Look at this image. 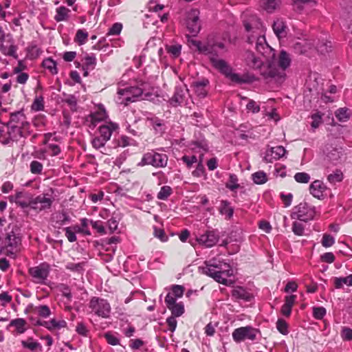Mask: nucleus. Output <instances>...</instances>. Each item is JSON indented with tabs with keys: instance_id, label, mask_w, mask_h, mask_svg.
<instances>
[{
	"instance_id": "obj_1",
	"label": "nucleus",
	"mask_w": 352,
	"mask_h": 352,
	"mask_svg": "<svg viewBox=\"0 0 352 352\" xmlns=\"http://www.w3.org/2000/svg\"><path fill=\"white\" fill-rule=\"evenodd\" d=\"M226 51V48L223 43L208 41L206 43L203 54L208 56L212 65L231 81L239 84L246 82V80L238 74L232 72V68L226 60L219 58V56H222Z\"/></svg>"
},
{
	"instance_id": "obj_2",
	"label": "nucleus",
	"mask_w": 352,
	"mask_h": 352,
	"mask_svg": "<svg viewBox=\"0 0 352 352\" xmlns=\"http://www.w3.org/2000/svg\"><path fill=\"white\" fill-rule=\"evenodd\" d=\"M204 264L205 266L199 267L201 274L212 278L219 283L228 285L227 277L233 275V270L229 263L223 260L212 258L206 261Z\"/></svg>"
},
{
	"instance_id": "obj_3",
	"label": "nucleus",
	"mask_w": 352,
	"mask_h": 352,
	"mask_svg": "<svg viewBox=\"0 0 352 352\" xmlns=\"http://www.w3.org/2000/svg\"><path fill=\"white\" fill-rule=\"evenodd\" d=\"M168 157L165 153L151 150L143 154L141 160L138 163V166H152L155 168H165L168 164Z\"/></svg>"
},
{
	"instance_id": "obj_4",
	"label": "nucleus",
	"mask_w": 352,
	"mask_h": 352,
	"mask_svg": "<svg viewBox=\"0 0 352 352\" xmlns=\"http://www.w3.org/2000/svg\"><path fill=\"white\" fill-rule=\"evenodd\" d=\"M316 215V208L307 202H301L292 208L290 217L292 219L307 222L313 220Z\"/></svg>"
},
{
	"instance_id": "obj_5",
	"label": "nucleus",
	"mask_w": 352,
	"mask_h": 352,
	"mask_svg": "<svg viewBox=\"0 0 352 352\" xmlns=\"http://www.w3.org/2000/svg\"><path fill=\"white\" fill-rule=\"evenodd\" d=\"M89 308L94 314L102 318H109L110 316L111 308L106 299L92 297L89 302Z\"/></svg>"
},
{
	"instance_id": "obj_6",
	"label": "nucleus",
	"mask_w": 352,
	"mask_h": 352,
	"mask_svg": "<svg viewBox=\"0 0 352 352\" xmlns=\"http://www.w3.org/2000/svg\"><path fill=\"white\" fill-rule=\"evenodd\" d=\"M261 332L258 329L251 326L241 327L236 328L232 332V338L236 343H240L245 340L254 341L256 340L257 335Z\"/></svg>"
},
{
	"instance_id": "obj_7",
	"label": "nucleus",
	"mask_w": 352,
	"mask_h": 352,
	"mask_svg": "<svg viewBox=\"0 0 352 352\" xmlns=\"http://www.w3.org/2000/svg\"><path fill=\"white\" fill-rule=\"evenodd\" d=\"M145 82H142L140 86H131L124 89H119L118 94L123 97V100L127 102H135L140 97L145 90Z\"/></svg>"
},
{
	"instance_id": "obj_8",
	"label": "nucleus",
	"mask_w": 352,
	"mask_h": 352,
	"mask_svg": "<svg viewBox=\"0 0 352 352\" xmlns=\"http://www.w3.org/2000/svg\"><path fill=\"white\" fill-rule=\"evenodd\" d=\"M324 161L333 165H337L342 161L343 149L341 146H334L332 144H327L324 150Z\"/></svg>"
},
{
	"instance_id": "obj_9",
	"label": "nucleus",
	"mask_w": 352,
	"mask_h": 352,
	"mask_svg": "<svg viewBox=\"0 0 352 352\" xmlns=\"http://www.w3.org/2000/svg\"><path fill=\"white\" fill-rule=\"evenodd\" d=\"M21 239L19 234H16L13 230L6 233V236L2 241L3 248L7 250V254L8 256L14 254L19 246L21 245Z\"/></svg>"
},
{
	"instance_id": "obj_10",
	"label": "nucleus",
	"mask_w": 352,
	"mask_h": 352,
	"mask_svg": "<svg viewBox=\"0 0 352 352\" xmlns=\"http://www.w3.org/2000/svg\"><path fill=\"white\" fill-rule=\"evenodd\" d=\"M7 126H19L27 131L28 134H30V124L27 120V118L23 110H19L12 112L10 114V120Z\"/></svg>"
},
{
	"instance_id": "obj_11",
	"label": "nucleus",
	"mask_w": 352,
	"mask_h": 352,
	"mask_svg": "<svg viewBox=\"0 0 352 352\" xmlns=\"http://www.w3.org/2000/svg\"><path fill=\"white\" fill-rule=\"evenodd\" d=\"M50 271V265L46 263H43L38 266L30 267L29 274L36 280L37 283H44L49 276Z\"/></svg>"
},
{
	"instance_id": "obj_12",
	"label": "nucleus",
	"mask_w": 352,
	"mask_h": 352,
	"mask_svg": "<svg viewBox=\"0 0 352 352\" xmlns=\"http://www.w3.org/2000/svg\"><path fill=\"white\" fill-rule=\"evenodd\" d=\"M256 51L266 58L267 60H274L275 52L267 43L265 36H259L256 41Z\"/></svg>"
},
{
	"instance_id": "obj_13",
	"label": "nucleus",
	"mask_w": 352,
	"mask_h": 352,
	"mask_svg": "<svg viewBox=\"0 0 352 352\" xmlns=\"http://www.w3.org/2000/svg\"><path fill=\"white\" fill-rule=\"evenodd\" d=\"M186 23L189 32L192 36H196L201 30L198 10H193L188 14Z\"/></svg>"
},
{
	"instance_id": "obj_14",
	"label": "nucleus",
	"mask_w": 352,
	"mask_h": 352,
	"mask_svg": "<svg viewBox=\"0 0 352 352\" xmlns=\"http://www.w3.org/2000/svg\"><path fill=\"white\" fill-rule=\"evenodd\" d=\"M47 195L46 194H41L35 197H33L32 210L39 212L50 209L52 205L53 199L51 197H47Z\"/></svg>"
},
{
	"instance_id": "obj_15",
	"label": "nucleus",
	"mask_w": 352,
	"mask_h": 352,
	"mask_svg": "<svg viewBox=\"0 0 352 352\" xmlns=\"http://www.w3.org/2000/svg\"><path fill=\"white\" fill-rule=\"evenodd\" d=\"M8 138L3 140V144H8L11 141H17L21 138H26L30 134L19 126H7Z\"/></svg>"
},
{
	"instance_id": "obj_16",
	"label": "nucleus",
	"mask_w": 352,
	"mask_h": 352,
	"mask_svg": "<svg viewBox=\"0 0 352 352\" xmlns=\"http://www.w3.org/2000/svg\"><path fill=\"white\" fill-rule=\"evenodd\" d=\"M219 240V233L217 230H207L198 239L199 243L204 245L207 248L214 246Z\"/></svg>"
},
{
	"instance_id": "obj_17",
	"label": "nucleus",
	"mask_w": 352,
	"mask_h": 352,
	"mask_svg": "<svg viewBox=\"0 0 352 352\" xmlns=\"http://www.w3.org/2000/svg\"><path fill=\"white\" fill-rule=\"evenodd\" d=\"M209 80L202 78L192 82L191 87L193 88L197 96L201 98H205L208 94L207 87L209 86Z\"/></svg>"
},
{
	"instance_id": "obj_18",
	"label": "nucleus",
	"mask_w": 352,
	"mask_h": 352,
	"mask_svg": "<svg viewBox=\"0 0 352 352\" xmlns=\"http://www.w3.org/2000/svg\"><path fill=\"white\" fill-rule=\"evenodd\" d=\"M231 295L236 300H243L244 302H250L254 298L253 294L241 286L234 287L231 292Z\"/></svg>"
},
{
	"instance_id": "obj_19",
	"label": "nucleus",
	"mask_w": 352,
	"mask_h": 352,
	"mask_svg": "<svg viewBox=\"0 0 352 352\" xmlns=\"http://www.w3.org/2000/svg\"><path fill=\"white\" fill-rule=\"evenodd\" d=\"M286 153L285 148L282 146L272 147L267 150L264 156V160L266 162H272L274 160H279L284 156Z\"/></svg>"
},
{
	"instance_id": "obj_20",
	"label": "nucleus",
	"mask_w": 352,
	"mask_h": 352,
	"mask_svg": "<svg viewBox=\"0 0 352 352\" xmlns=\"http://www.w3.org/2000/svg\"><path fill=\"white\" fill-rule=\"evenodd\" d=\"M33 197L34 196L28 192H18L17 206L21 207L23 210L28 208L32 209Z\"/></svg>"
},
{
	"instance_id": "obj_21",
	"label": "nucleus",
	"mask_w": 352,
	"mask_h": 352,
	"mask_svg": "<svg viewBox=\"0 0 352 352\" xmlns=\"http://www.w3.org/2000/svg\"><path fill=\"white\" fill-rule=\"evenodd\" d=\"M326 185L320 180H315L309 186L310 193L316 198L323 197V192L327 190Z\"/></svg>"
},
{
	"instance_id": "obj_22",
	"label": "nucleus",
	"mask_w": 352,
	"mask_h": 352,
	"mask_svg": "<svg viewBox=\"0 0 352 352\" xmlns=\"http://www.w3.org/2000/svg\"><path fill=\"white\" fill-rule=\"evenodd\" d=\"M186 91H188L187 89L176 87L173 96L169 100L170 104L173 107L180 105L185 100Z\"/></svg>"
},
{
	"instance_id": "obj_23",
	"label": "nucleus",
	"mask_w": 352,
	"mask_h": 352,
	"mask_svg": "<svg viewBox=\"0 0 352 352\" xmlns=\"http://www.w3.org/2000/svg\"><path fill=\"white\" fill-rule=\"evenodd\" d=\"M118 128L116 123L110 122L109 124H102L98 129L99 136L106 142L110 140L113 131Z\"/></svg>"
},
{
	"instance_id": "obj_24",
	"label": "nucleus",
	"mask_w": 352,
	"mask_h": 352,
	"mask_svg": "<svg viewBox=\"0 0 352 352\" xmlns=\"http://www.w3.org/2000/svg\"><path fill=\"white\" fill-rule=\"evenodd\" d=\"M146 120L153 126L157 134L162 135L165 132L166 127L163 120L152 115L151 117H147Z\"/></svg>"
},
{
	"instance_id": "obj_25",
	"label": "nucleus",
	"mask_w": 352,
	"mask_h": 352,
	"mask_svg": "<svg viewBox=\"0 0 352 352\" xmlns=\"http://www.w3.org/2000/svg\"><path fill=\"white\" fill-rule=\"evenodd\" d=\"M245 60L246 64L252 69H260L263 64V61L258 57H256L251 51H246L245 53Z\"/></svg>"
},
{
	"instance_id": "obj_26",
	"label": "nucleus",
	"mask_w": 352,
	"mask_h": 352,
	"mask_svg": "<svg viewBox=\"0 0 352 352\" xmlns=\"http://www.w3.org/2000/svg\"><path fill=\"white\" fill-rule=\"evenodd\" d=\"M272 29L278 38L286 37L287 27L283 20L277 19L274 21L272 25Z\"/></svg>"
},
{
	"instance_id": "obj_27",
	"label": "nucleus",
	"mask_w": 352,
	"mask_h": 352,
	"mask_svg": "<svg viewBox=\"0 0 352 352\" xmlns=\"http://www.w3.org/2000/svg\"><path fill=\"white\" fill-rule=\"evenodd\" d=\"M296 298V295L287 296L285 299V303L281 307V314L285 316L289 317L291 315L292 308L294 304Z\"/></svg>"
},
{
	"instance_id": "obj_28",
	"label": "nucleus",
	"mask_w": 352,
	"mask_h": 352,
	"mask_svg": "<svg viewBox=\"0 0 352 352\" xmlns=\"http://www.w3.org/2000/svg\"><path fill=\"white\" fill-rule=\"evenodd\" d=\"M25 324V320L21 318H19L12 320L9 324L6 327V329L10 331V327H15L17 333L22 334L26 331Z\"/></svg>"
},
{
	"instance_id": "obj_29",
	"label": "nucleus",
	"mask_w": 352,
	"mask_h": 352,
	"mask_svg": "<svg viewBox=\"0 0 352 352\" xmlns=\"http://www.w3.org/2000/svg\"><path fill=\"white\" fill-rule=\"evenodd\" d=\"M290 64L291 57L289 54L285 50H282L278 55V65L283 70H285L289 67Z\"/></svg>"
},
{
	"instance_id": "obj_30",
	"label": "nucleus",
	"mask_w": 352,
	"mask_h": 352,
	"mask_svg": "<svg viewBox=\"0 0 352 352\" xmlns=\"http://www.w3.org/2000/svg\"><path fill=\"white\" fill-rule=\"evenodd\" d=\"M281 0H261V6L267 13H272L279 6Z\"/></svg>"
},
{
	"instance_id": "obj_31",
	"label": "nucleus",
	"mask_w": 352,
	"mask_h": 352,
	"mask_svg": "<svg viewBox=\"0 0 352 352\" xmlns=\"http://www.w3.org/2000/svg\"><path fill=\"white\" fill-rule=\"evenodd\" d=\"M70 10L63 6H61L56 9V14L54 16L56 22H61L67 21L69 18V13Z\"/></svg>"
},
{
	"instance_id": "obj_32",
	"label": "nucleus",
	"mask_w": 352,
	"mask_h": 352,
	"mask_svg": "<svg viewBox=\"0 0 352 352\" xmlns=\"http://www.w3.org/2000/svg\"><path fill=\"white\" fill-rule=\"evenodd\" d=\"M219 212L225 214L227 219H230L234 214V208L230 206V203L228 200H222L219 208Z\"/></svg>"
},
{
	"instance_id": "obj_33",
	"label": "nucleus",
	"mask_w": 352,
	"mask_h": 352,
	"mask_svg": "<svg viewBox=\"0 0 352 352\" xmlns=\"http://www.w3.org/2000/svg\"><path fill=\"white\" fill-rule=\"evenodd\" d=\"M107 112L104 108L100 111L94 112L89 115V121L91 124L95 126L97 123L104 120L107 118Z\"/></svg>"
},
{
	"instance_id": "obj_34",
	"label": "nucleus",
	"mask_w": 352,
	"mask_h": 352,
	"mask_svg": "<svg viewBox=\"0 0 352 352\" xmlns=\"http://www.w3.org/2000/svg\"><path fill=\"white\" fill-rule=\"evenodd\" d=\"M34 313L42 318H47L52 315V311L47 305H38L34 307Z\"/></svg>"
},
{
	"instance_id": "obj_35",
	"label": "nucleus",
	"mask_w": 352,
	"mask_h": 352,
	"mask_svg": "<svg viewBox=\"0 0 352 352\" xmlns=\"http://www.w3.org/2000/svg\"><path fill=\"white\" fill-rule=\"evenodd\" d=\"M81 226H74L73 230L77 233H81L86 236H90L91 234L90 230L88 229L89 220L87 218H82L80 219Z\"/></svg>"
},
{
	"instance_id": "obj_36",
	"label": "nucleus",
	"mask_w": 352,
	"mask_h": 352,
	"mask_svg": "<svg viewBox=\"0 0 352 352\" xmlns=\"http://www.w3.org/2000/svg\"><path fill=\"white\" fill-rule=\"evenodd\" d=\"M42 65L44 68L48 69L52 74H56L58 73L56 62L52 58L44 59Z\"/></svg>"
},
{
	"instance_id": "obj_37",
	"label": "nucleus",
	"mask_w": 352,
	"mask_h": 352,
	"mask_svg": "<svg viewBox=\"0 0 352 352\" xmlns=\"http://www.w3.org/2000/svg\"><path fill=\"white\" fill-rule=\"evenodd\" d=\"M334 284L336 288L337 289L342 287L343 285L352 286V274H350L346 277L335 278Z\"/></svg>"
},
{
	"instance_id": "obj_38",
	"label": "nucleus",
	"mask_w": 352,
	"mask_h": 352,
	"mask_svg": "<svg viewBox=\"0 0 352 352\" xmlns=\"http://www.w3.org/2000/svg\"><path fill=\"white\" fill-rule=\"evenodd\" d=\"M165 49L170 56L173 58L179 56L182 51V45L176 43L173 45H166Z\"/></svg>"
},
{
	"instance_id": "obj_39",
	"label": "nucleus",
	"mask_w": 352,
	"mask_h": 352,
	"mask_svg": "<svg viewBox=\"0 0 352 352\" xmlns=\"http://www.w3.org/2000/svg\"><path fill=\"white\" fill-rule=\"evenodd\" d=\"M136 145V141L132 138L127 137L126 135H122L117 140L116 146L126 147L128 146Z\"/></svg>"
},
{
	"instance_id": "obj_40",
	"label": "nucleus",
	"mask_w": 352,
	"mask_h": 352,
	"mask_svg": "<svg viewBox=\"0 0 352 352\" xmlns=\"http://www.w3.org/2000/svg\"><path fill=\"white\" fill-rule=\"evenodd\" d=\"M238 181L239 179L236 175L231 173L229 175L228 182L226 184V187L231 191H234L240 187Z\"/></svg>"
},
{
	"instance_id": "obj_41",
	"label": "nucleus",
	"mask_w": 352,
	"mask_h": 352,
	"mask_svg": "<svg viewBox=\"0 0 352 352\" xmlns=\"http://www.w3.org/2000/svg\"><path fill=\"white\" fill-rule=\"evenodd\" d=\"M343 178V173L340 169H336V171L327 176V180L331 184L342 182Z\"/></svg>"
},
{
	"instance_id": "obj_42",
	"label": "nucleus",
	"mask_w": 352,
	"mask_h": 352,
	"mask_svg": "<svg viewBox=\"0 0 352 352\" xmlns=\"http://www.w3.org/2000/svg\"><path fill=\"white\" fill-rule=\"evenodd\" d=\"M172 314L171 316L179 317L184 313V306L182 302L176 303L168 308Z\"/></svg>"
},
{
	"instance_id": "obj_43",
	"label": "nucleus",
	"mask_w": 352,
	"mask_h": 352,
	"mask_svg": "<svg viewBox=\"0 0 352 352\" xmlns=\"http://www.w3.org/2000/svg\"><path fill=\"white\" fill-rule=\"evenodd\" d=\"M348 111L347 108H340L335 112V116L340 122H346L350 118V113Z\"/></svg>"
},
{
	"instance_id": "obj_44",
	"label": "nucleus",
	"mask_w": 352,
	"mask_h": 352,
	"mask_svg": "<svg viewBox=\"0 0 352 352\" xmlns=\"http://www.w3.org/2000/svg\"><path fill=\"white\" fill-rule=\"evenodd\" d=\"M253 182L256 184H263L267 181V175L263 171H257L252 175Z\"/></svg>"
},
{
	"instance_id": "obj_45",
	"label": "nucleus",
	"mask_w": 352,
	"mask_h": 352,
	"mask_svg": "<svg viewBox=\"0 0 352 352\" xmlns=\"http://www.w3.org/2000/svg\"><path fill=\"white\" fill-rule=\"evenodd\" d=\"M55 219L56 223L60 226L66 225L71 221V217L64 211L56 214Z\"/></svg>"
},
{
	"instance_id": "obj_46",
	"label": "nucleus",
	"mask_w": 352,
	"mask_h": 352,
	"mask_svg": "<svg viewBox=\"0 0 352 352\" xmlns=\"http://www.w3.org/2000/svg\"><path fill=\"white\" fill-rule=\"evenodd\" d=\"M172 192L173 190L170 186H163L157 193V198L160 200H166Z\"/></svg>"
},
{
	"instance_id": "obj_47",
	"label": "nucleus",
	"mask_w": 352,
	"mask_h": 352,
	"mask_svg": "<svg viewBox=\"0 0 352 352\" xmlns=\"http://www.w3.org/2000/svg\"><path fill=\"white\" fill-rule=\"evenodd\" d=\"M87 38H88L87 32H86L83 30H78L76 32L74 41L76 43H77L79 45H82L87 42Z\"/></svg>"
},
{
	"instance_id": "obj_48",
	"label": "nucleus",
	"mask_w": 352,
	"mask_h": 352,
	"mask_svg": "<svg viewBox=\"0 0 352 352\" xmlns=\"http://www.w3.org/2000/svg\"><path fill=\"white\" fill-rule=\"evenodd\" d=\"M32 109L35 111H40L44 109V99L42 96L35 98L32 104Z\"/></svg>"
},
{
	"instance_id": "obj_49",
	"label": "nucleus",
	"mask_w": 352,
	"mask_h": 352,
	"mask_svg": "<svg viewBox=\"0 0 352 352\" xmlns=\"http://www.w3.org/2000/svg\"><path fill=\"white\" fill-rule=\"evenodd\" d=\"M294 179L296 182L300 184H307L310 180V175L305 172H299L296 173L294 175Z\"/></svg>"
},
{
	"instance_id": "obj_50",
	"label": "nucleus",
	"mask_w": 352,
	"mask_h": 352,
	"mask_svg": "<svg viewBox=\"0 0 352 352\" xmlns=\"http://www.w3.org/2000/svg\"><path fill=\"white\" fill-rule=\"evenodd\" d=\"M21 344L24 348L28 349L31 351H34L38 347L41 346L40 343L33 341L32 338H28V340L21 341Z\"/></svg>"
},
{
	"instance_id": "obj_51",
	"label": "nucleus",
	"mask_w": 352,
	"mask_h": 352,
	"mask_svg": "<svg viewBox=\"0 0 352 352\" xmlns=\"http://www.w3.org/2000/svg\"><path fill=\"white\" fill-rule=\"evenodd\" d=\"M153 230V235L155 237L159 239L162 242L168 241V236L166 234L163 229L158 228L157 226H154Z\"/></svg>"
},
{
	"instance_id": "obj_52",
	"label": "nucleus",
	"mask_w": 352,
	"mask_h": 352,
	"mask_svg": "<svg viewBox=\"0 0 352 352\" xmlns=\"http://www.w3.org/2000/svg\"><path fill=\"white\" fill-rule=\"evenodd\" d=\"M77 98L74 95H67L63 102L67 103L72 111H76L77 109Z\"/></svg>"
},
{
	"instance_id": "obj_53",
	"label": "nucleus",
	"mask_w": 352,
	"mask_h": 352,
	"mask_svg": "<svg viewBox=\"0 0 352 352\" xmlns=\"http://www.w3.org/2000/svg\"><path fill=\"white\" fill-rule=\"evenodd\" d=\"M192 175L193 177H201L206 176V170L202 163V160L197 163V167L195 170L192 171Z\"/></svg>"
},
{
	"instance_id": "obj_54",
	"label": "nucleus",
	"mask_w": 352,
	"mask_h": 352,
	"mask_svg": "<svg viewBox=\"0 0 352 352\" xmlns=\"http://www.w3.org/2000/svg\"><path fill=\"white\" fill-rule=\"evenodd\" d=\"M38 326L44 327L50 331H52L56 329V320L55 318H52L49 321L43 320V322H36Z\"/></svg>"
},
{
	"instance_id": "obj_55",
	"label": "nucleus",
	"mask_w": 352,
	"mask_h": 352,
	"mask_svg": "<svg viewBox=\"0 0 352 352\" xmlns=\"http://www.w3.org/2000/svg\"><path fill=\"white\" fill-rule=\"evenodd\" d=\"M293 2V5L294 8L299 12H301L305 6L308 5L310 3H313L315 4V2L313 0H292Z\"/></svg>"
},
{
	"instance_id": "obj_56",
	"label": "nucleus",
	"mask_w": 352,
	"mask_h": 352,
	"mask_svg": "<svg viewBox=\"0 0 352 352\" xmlns=\"http://www.w3.org/2000/svg\"><path fill=\"white\" fill-rule=\"evenodd\" d=\"M43 164L38 161L34 160L30 163V168L32 174H41L43 170Z\"/></svg>"
},
{
	"instance_id": "obj_57",
	"label": "nucleus",
	"mask_w": 352,
	"mask_h": 352,
	"mask_svg": "<svg viewBox=\"0 0 352 352\" xmlns=\"http://www.w3.org/2000/svg\"><path fill=\"white\" fill-rule=\"evenodd\" d=\"M192 145L195 146L193 148H197L203 150L204 151H208L209 148L208 142L204 138L193 141L192 142Z\"/></svg>"
},
{
	"instance_id": "obj_58",
	"label": "nucleus",
	"mask_w": 352,
	"mask_h": 352,
	"mask_svg": "<svg viewBox=\"0 0 352 352\" xmlns=\"http://www.w3.org/2000/svg\"><path fill=\"white\" fill-rule=\"evenodd\" d=\"M122 30V24L121 23H115L109 29L107 32L108 36H118L120 34Z\"/></svg>"
},
{
	"instance_id": "obj_59",
	"label": "nucleus",
	"mask_w": 352,
	"mask_h": 352,
	"mask_svg": "<svg viewBox=\"0 0 352 352\" xmlns=\"http://www.w3.org/2000/svg\"><path fill=\"white\" fill-rule=\"evenodd\" d=\"M104 337L105 338L109 344H111L112 346H116L120 344L119 338L113 333H111V332L105 333Z\"/></svg>"
},
{
	"instance_id": "obj_60",
	"label": "nucleus",
	"mask_w": 352,
	"mask_h": 352,
	"mask_svg": "<svg viewBox=\"0 0 352 352\" xmlns=\"http://www.w3.org/2000/svg\"><path fill=\"white\" fill-rule=\"evenodd\" d=\"M326 315V309L323 307H314L313 308V316L316 320H321Z\"/></svg>"
},
{
	"instance_id": "obj_61",
	"label": "nucleus",
	"mask_w": 352,
	"mask_h": 352,
	"mask_svg": "<svg viewBox=\"0 0 352 352\" xmlns=\"http://www.w3.org/2000/svg\"><path fill=\"white\" fill-rule=\"evenodd\" d=\"M276 328L278 331L283 335H287L288 333V326L287 322L283 319H278L276 322Z\"/></svg>"
},
{
	"instance_id": "obj_62",
	"label": "nucleus",
	"mask_w": 352,
	"mask_h": 352,
	"mask_svg": "<svg viewBox=\"0 0 352 352\" xmlns=\"http://www.w3.org/2000/svg\"><path fill=\"white\" fill-rule=\"evenodd\" d=\"M322 114L320 112H317L311 115V118L312 119V122L311 126L313 129H316L320 125L322 120Z\"/></svg>"
},
{
	"instance_id": "obj_63",
	"label": "nucleus",
	"mask_w": 352,
	"mask_h": 352,
	"mask_svg": "<svg viewBox=\"0 0 352 352\" xmlns=\"http://www.w3.org/2000/svg\"><path fill=\"white\" fill-rule=\"evenodd\" d=\"M89 223L91 225L92 228L100 233V234H106L105 228L103 226V223L101 221H93L89 220Z\"/></svg>"
},
{
	"instance_id": "obj_64",
	"label": "nucleus",
	"mask_w": 352,
	"mask_h": 352,
	"mask_svg": "<svg viewBox=\"0 0 352 352\" xmlns=\"http://www.w3.org/2000/svg\"><path fill=\"white\" fill-rule=\"evenodd\" d=\"M76 331L78 335L84 337H87L89 333V330L86 324L82 322H79L77 323L76 327Z\"/></svg>"
}]
</instances>
